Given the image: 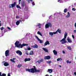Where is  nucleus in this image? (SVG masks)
<instances>
[{
    "label": "nucleus",
    "instance_id": "1",
    "mask_svg": "<svg viewBox=\"0 0 76 76\" xmlns=\"http://www.w3.org/2000/svg\"><path fill=\"white\" fill-rule=\"evenodd\" d=\"M33 67L34 68H31L30 69H26V72H28L29 73H34L35 72H40V70L37 69L35 67V66H33Z\"/></svg>",
    "mask_w": 76,
    "mask_h": 76
},
{
    "label": "nucleus",
    "instance_id": "2",
    "mask_svg": "<svg viewBox=\"0 0 76 76\" xmlns=\"http://www.w3.org/2000/svg\"><path fill=\"white\" fill-rule=\"evenodd\" d=\"M19 41H17L15 42V47H17V48H22L23 47H24L25 46H28V44H24L23 43L22 44H21L20 43Z\"/></svg>",
    "mask_w": 76,
    "mask_h": 76
},
{
    "label": "nucleus",
    "instance_id": "3",
    "mask_svg": "<svg viewBox=\"0 0 76 76\" xmlns=\"http://www.w3.org/2000/svg\"><path fill=\"white\" fill-rule=\"evenodd\" d=\"M67 33H65L64 34V38L60 41V42H62V41H64V42H62V44H64V43H66V42H67L65 41V39L66 38V37H67Z\"/></svg>",
    "mask_w": 76,
    "mask_h": 76
},
{
    "label": "nucleus",
    "instance_id": "4",
    "mask_svg": "<svg viewBox=\"0 0 76 76\" xmlns=\"http://www.w3.org/2000/svg\"><path fill=\"white\" fill-rule=\"evenodd\" d=\"M49 27H50V28L52 27V25H51V23H46L45 25V28H48Z\"/></svg>",
    "mask_w": 76,
    "mask_h": 76
},
{
    "label": "nucleus",
    "instance_id": "5",
    "mask_svg": "<svg viewBox=\"0 0 76 76\" xmlns=\"http://www.w3.org/2000/svg\"><path fill=\"white\" fill-rule=\"evenodd\" d=\"M5 56L6 57H7V56H9L10 54H9V50H7L5 52Z\"/></svg>",
    "mask_w": 76,
    "mask_h": 76
},
{
    "label": "nucleus",
    "instance_id": "6",
    "mask_svg": "<svg viewBox=\"0 0 76 76\" xmlns=\"http://www.w3.org/2000/svg\"><path fill=\"white\" fill-rule=\"evenodd\" d=\"M50 58H51V57L50 56H46L44 58L45 60H49Z\"/></svg>",
    "mask_w": 76,
    "mask_h": 76
},
{
    "label": "nucleus",
    "instance_id": "7",
    "mask_svg": "<svg viewBox=\"0 0 76 76\" xmlns=\"http://www.w3.org/2000/svg\"><path fill=\"white\" fill-rule=\"evenodd\" d=\"M16 53H17V54H19V55H20V56H21V55L22 54V52H21L19 50L17 51Z\"/></svg>",
    "mask_w": 76,
    "mask_h": 76
},
{
    "label": "nucleus",
    "instance_id": "8",
    "mask_svg": "<svg viewBox=\"0 0 76 76\" xmlns=\"http://www.w3.org/2000/svg\"><path fill=\"white\" fill-rule=\"evenodd\" d=\"M50 43L49 41H47L44 43V46H46V45H50Z\"/></svg>",
    "mask_w": 76,
    "mask_h": 76
},
{
    "label": "nucleus",
    "instance_id": "9",
    "mask_svg": "<svg viewBox=\"0 0 76 76\" xmlns=\"http://www.w3.org/2000/svg\"><path fill=\"white\" fill-rule=\"evenodd\" d=\"M21 4L22 7H24V6H25L26 5V4H25V3L23 1H22L21 2Z\"/></svg>",
    "mask_w": 76,
    "mask_h": 76
},
{
    "label": "nucleus",
    "instance_id": "10",
    "mask_svg": "<svg viewBox=\"0 0 76 76\" xmlns=\"http://www.w3.org/2000/svg\"><path fill=\"white\" fill-rule=\"evenodd\" d=\"M30 60H31L30 58H26L24 59V61L25 62H26V61H30Z\"/></svg>",
    "mask_w": 76,
    "mask_h": 76
},
{
    "label": "nucleus",
    "instance_id": "11",
    "mask_svg": "<svg viewBox=\"0 0 76 76\" xmlns=\"http://www.w3.org/2000/svg\"><path fill=\"white\" fill-rule=\"evenodd\" d=\"M16 2H14L13 4H11L12 7H14L15 6H16Z\"/></svg>",
    "mask_w": 76,
    "mask_h": 76
},
{
    "label": "nucleus",
    "instance_id": "12",
    "mask_svg": "<svg viewBox=\"0 0 76 76\" xmlns=\"http://www.w3.org/2000/svg\"><path fill=\"white\" fill-rule=\"evenodd\" d=\"M44 61V59H41L39 60H38V61H37V63L38 62L39 63V64H40L41 63V62H42Z\"/></svg>",
    "mask_w": 76,
    "mask_h": 76
},
{
    "label": "nucleus",
    "instance_id": "13",
    "mask_svg": "<svg viewBox=\"0 0 76 76\" xmlns=\"http://www.w3.org/2000/svg\"><path fill=\"white\" fill-rule=\"evenodd\" d=\"M4 66H8L9 65V63L7 62H5L4 64Z\"/></svg>",
    "mask_w": 76,
    "mask_h": 76
},
{
    "label": "nucleus",
    "instance_id": "14",
    "mask_svg": "<svg viewBox=\"0 0 76 76\" xmlns=\"http://www.w3.org/2000/svg\"><path fill=\"white\" fill-rule=\"evenodd\" d=\"M48 72H49L50 73L53 72V69H49L48 70Z\"/></svg>",
    "mask_w": 76,
    "mask_h": 76
},
{
    "label": "nucleus",
    "instance_id": "15",
    "mask_svg": "<svg viewBox=\"0 0 76 76\" xmlns=\"http://www.w3.org/2000/svg\"><path fill=\"white\" fill-rule=\"evenodd\" d=\"M42 49L44 51H45L46 53H48V50H47V48H43Z\"/></svg>",
    "mask_w": 76,
    "mask_h": 76
},
{
    "label": "nucleus",
    "instance_id": "16",
    "mask_svg": "<svg viewBox=\"0 0 76 76\" xmlns=\"http://www.w3.org/2000/svg\"><path fill=\"white\" fill-rule=\"evenodd\" d=\"M53 52L54 54V55H57V52L56 51V50H54L53 51Z\"/></svg>",
    "mask_w": 76,
    "mask_h": 76
},
{
    "label": "nucleus",
    "instance_id": "17",
    "mask_svg": "<svg viewBox=\"0 0 76 76\" xmlns=\"http://www.w3.org/2000/svg\"><path fill=\"white\" fill-rule=\"evenodd\" d=\"M16 25H19L20 24V21L18 20L17 21V22H16Z\"/></svg>",
    "mask_w": 76,
    "mask_h": 76
},
{
    "label": "nucleus",
    "instance_id": "18",
    "mask_svg": "<svg viewBox=\"0 0 76 76\" xmlns=\"http://www.w3.org/2000/svg\"><path fill=\"white\" fill-rule=\"evenodd\" d=\"M33 47L34 48H38V45H37V44H35L33 46Z\"/></svg>",
    "mask_w": 76,
    "mask_h": 76
},
{
    "label": "nucleus",
    "instance_id": "19",
    "mask_svg": "<svg viewBox=\"0 0 76 76\" xmlns=\"http://www.w3.org/2000/svg\"><path fill=\"white\" fill-rule=\"evenodd\" d=\"M70 16V13L69 12H68V14L66 16V18H68Z\"/></svg>",
    "mask_w": 76,
    "mask_h": 76
},
{
    "label": "nucleus",
    "instance_id": "20",
    "mask_svg": "<svg viewBox=\"0 0 76 76\" xmlns=\"http://www.w3.org/2000/svg\"><path fill=\"white\" fill-rule=\"evenodd\" d=\"M67 40L68 42H69V43H70L72 42V40H70V39L69 38L67 39Z\"/></svg>",
    "mask_w": 76,
    "mask_h": 76
},
{
    "label": "nucleus",
    "instance_id": "21",
    "mask_svg": "<svg viewBox=\"0 0 76 76\" xmlns=\"http://www.w3.org/2000/svg\"><path fill=\"white\" fill-rule=\"evenodd\" d=\"M22 66V65L20 64H18L17 66V67L18 68H20V67H21Z\"/></svg>",
    "mask_w": 76,
    "mask_h": 76
},
{
    "label": "nucleus",
    "instance_id": "22",
    "mask_svg": "<svg viewBox=\"0 0 76 76\" xmlns=\"http://www.w3.org/2000/svg\"><path fill=\"white\" fill-rule=\"evenodd\" d=\"M49 35H51V36H52V35H54V33L52 32H50L49 33Z\"/></svg>",
    "mask_w": 76,
    "mask_h": 76
},
{
    "label": "nucleus",
    "instance_id": "23",
    "mask_svg": "<svg viewBox=\"0 0 76 76\" xmlns=\"http://www.w3.org/2000/svg\"><path fill=\"white\" fill-rule=\"evenodd\" d=\"M30 55H33L34 54V52L33 51H31L29 53Z\"/></svg>",
    "mask_w": 76,
    "mask_h": 76
},
{
    "label": "nucleus",
    "instance_id": "24",
    "mask_svg": "<svg viewBox=\"0 0 76 76\" xmlns=\"http://www.w3.org/2000/svg\"><path fill=\"white\" fill-rule=\"evenodd\" d=\"M67 11V9L65 8L64 9V13H66Z\"/></svg>",
    "mask_w": 76,
    "mask_h": 76
},
{
    "label": "nucleus",
    "instance_id": "25",
    "mask_svg": "<svg viewBox=\"0 0 76 76\" xmlns=\"http://www.w3.org/2000/svg\"><path fill=\"white\" fill-rule=\"evenodd\" d=\"M57 31H58V32H59V33L60 34L61 33V30H60L59 29H58Z\"/></svg>",
    "mask_w": 76,
    "mask_h": 76
},
{
    "label": "nucleus",
    "instance_id": "26",
    "mask_svg": "<svg viewBox=\"0 0 76 76\" xmlns=\"http://www.w3.org/2000/svg\"><path fill=\"white\" fill-rule=\"evenodd\" d=\"M67 48L68 50H72V48L69 46H68L67 47Z\"/></svg>",
    "mask_w": 76,
    "mask_h": 76
},
{
    "label": "nucleus",
    "instance_id": "27",
    "mask_svg": "<svg viewBox=\"0 0 76 76\" xmlns=\"http://www.w3.org/2000/svg\"><path fill=\"white\" fill-rule=\"evenodd\" d=\"M16 7H17V8H19L20 9H21V7L20 6H19L18 5H16Z\"/></svg>",
    "mask_w": 76,
    "mask_h": 76
},
{
    "label": "nucleus",
    "instance_id": "28",
    "mask_svg": "<svg viewBox=\"0 0 76 76\" xmlns=\"http://www.w3.org/2000/svg\"><path fill=\"white\" fill-rule=\"evenodd\" d=\"M41 26V24L40 23H39L38 25H36L37 27L38 26Z\"/></svg>",
    "mask_w": 76,
    "mask_h": 76
},
{
    "label": "nucleus",
    "instance_id": "29",
    "mask_svg": "<svg viewBox=\"0 0 76 76\" xmlns=\"http://www.w3.org/2000/svg\"><path fill=\"white\" fill-rule=\"evenodd\" d=\"M66 63H69V64H70V63H72V62L71 61H69V60H67L66 61Z\"/></svg>",
    "mask_w": 76,
    "mask_h": 76
},
{
    "label": "nucleus",
    "instance_id": "30",
    "mask_svg": "<svg viewBox=\"0 0 76 76\" xmlns=\"http://www.w3.org/2000/svg\"><path fill=\"white\" fill-rule=\"evenodd\" d=\"M38 41H39L40 42V43H42L43 42V41L42 40H40V39H39V40Z\"/></svg>",
    "mask_w": 76,
    "mask_h": 76
},
{
    "label": "nucleus",
    "instance_id": "31",
    "mask_svg": "<svg viewBox=\"0 0 76 76\" xmlns=\"http://www.w3.org/2000/svg\"><path fill=\"white\" fill-rule=\"evenodd\" d=\"M6 76V74L4 73H3L1 76Z\"/></svg>",
    "mask_w": 76,
    "mask_h": 76
},
{
    "label": "nucleus",
    "instance_id": "32",
    "mask_svg": "<svg viewBox=\"0 0 76 76\" xmlns=\"http://www.w3.org/2000/svg\"><path fill=\"white\" fill-rule=\"evenodd\" d=\"M35 38H37V39L38 40H39V38H38V36H35Z\"/></svg>",
    "mask_w": 76,
    "mask_h": 76
},
{
    "label": "nucleus",
    "instance_id": "33",
    "mask_svg": "<svg viewBox=\"0 0 76 76\" xmlns=\"http://www.w3.org/2000/svg\"><path fill=\"white\" fill-rule=\"evenodd\" d=\"M4 29V27H2L0 28V29L1 31H3Z\"/></svg>",
    "mask_w": 76,
    "mask_h": 76
},
{
    "label": "nucleus",
    "instance_id": "34",
    "mask_svg": "<svg viewBox=\"0 0 76 76\" xmlns=\"http://www.w3.org/2000/svg\"><path fill=\"white\" fill-rule=\"evenodd\" d=\"M22 21H25V18L22 19V18H21Z\"/></svg>",
    "mask_w": 76,
    "mask_h": 76
},
{
    "label": "nucleus",
    "instance_id": "35",
    "mask_svg": "<svg viewBox=\"0 0 76 76\" xmlns=\"http://www.w3.org/2000/svg\"><path fill=\"white\" fill-rule=\"evenodd\" d=\"M26 55H27V56H28V55L29 54L28 52H26Z\"/></svg>",
    "mask_w": 76,
    "mask_h": 76
},
{
    "label": "nucleus",
    "instance_id": "36",
    "mask_svg": "<svg viewBox=\"0 0 76 76\" xmlns=\"http://www.w3.org/2000/svg\"><path fill=\"white\" fill-rule=\"evenodd\" d=\"M72 10H73L74 11H75L76 10V9L75 8H73L72 9Z\"/></svg>",
    "mask_w": 76,
    "mask_h": 76
},
{
    "label": "nucleus",
    "instance_id": "37",
    "mask_svg": "<svg viewBox=\"0 0 76 76\" xmlns=\"http://www.w3.org/2000/svg\"><path fill=\"white\" fill-rule=\"evenodd\" d=\"M48 64H50V63H51V61H48Z\"/></svg>",
    "mask_w": 76,
    "mask_h": 76
},
{
    "label": "nucleus",
    "instance_id": "38",
    "mask_svg": "<svg viewBox=\"0 0 76 76\" xmlns=\"http://www.w3.org/2000/svg\"><path fill=\"white\" fill-rule=\"evenodd\" d=\"M28 50H31V48H28Z\"/></svg>",
    "mask_w": 76,
    "mask_h": 76
},
{
    "label": "nucleus",
    "instance_id": "39",
    "mask_svg": "<svg viewBox=\"0 0 76 76\" xmlns=\"http://www.w3.org/2000/svg\"><path fill=\"white\" fill-rule=\"evenodd\" d=\"M41 33L40 32V31H38L37 32V34H39H39H40Z\"/></svg>",
    "mask_w": 76,
    "mask_h": 76
},
{
    "label": "nucleus",
    "instance_id": "40",
    "mask_svg": "<svg viewBox=\"0 0 76 76\" xmlns=\"http://www.w3.org/2000/svg\"><path fill=\"white\" fill-rule=\"evenodd\" d=\"M53 33L54 34H57V32L56 31L55 32H54Z\"/></svg>",
    "mask_w": 76,
    "mask_h": 76
},
{
    "label": "nucleus",
    "instance_id": "41",
    "mask_svg": "<svg viewBox=\"0 0 76 76\" xmlns=\"http://www.w3.org/2000/svg\"><path fill=\"white\" fill-rule=\"evenodd\" d=\"M32 4H33V5H35V3L34 2H32Z\"/></svg>",
    "mask_w": 76,
    "mask_h": 76
},
{
    "label": "nucleus",
    "instance_id": "42",
    "mask_svg": "<svg viewBox=\"0 0 76 76\" xmlns=\"http://www.w3.org/2000/svg\"><path fill=\"white\" fill-rule=\"evenodd\" d=\"M11 6V4H10V6H9V8H12V7Z\"/></svg>",
    "mask_w": 76,
    "mask_h": 76
},
{
    "label": "nucleus",
    "instance_id": "43",
    "mask_svg": "<svg viewBox=\"0 0 76 76\" xmlns=\"http://www.w3.org/2000/svg\"><path fill=\"white\" fill-rule=\"evenodd\" d=\"M72 37L73 38V39H75V36H74V35H72Z\"/></svg>",
    "mask_w": 76,
    "mask_h": 76
},
{
    "label": "nucleus",
    "instance_id": "44",
    "mask_svg": "<svg viewBox=\"0 0 76 76\" xmlns=\"http://www.w3.org/2000/svg\"><path fill=\"white\" fill-rule=\"evenodd\" d=\"M7 28H8V29H9V30H11V29H10V27H8Z\"/></svg>",
    "mask_w": 76,
    "mask_h": 76
},
{
    "label": "nucleus",
    "instance_id": "45",
    "mask_svg": "<svg viewBox=\"0 0 76 76\" xmlns=\"http://www.w3.org/2000/svg\"><path fill=\"white\" fill-rule=\"evenodd\" d=\"M39 35H40L41 37L42 36V34H41V33H40V34H39Z\"/></svg>",
    "mask_w": 76,
    "mask_h": 76
},
{
    "label": "nucleus",
    "instance_id": "46",
    "mask_svg": "<svg viewBox=\"0 0 76 76\" xmlns=\"http://www.w3.org/2000/svg\"><path fill=\"white\" fill-rule=\"evenodd\" d=\"M57 61H60V58H58L57 59Z\"/></svg>",
    "mask_w": 76,
    "mask_h": 76
},
{
    "label": "nucleus",
    "instance_id": "47",
    "mask_svg": "<svg viewBox=\"0 0 76 76\" xmlns=\"http://www.w3.org/2000/svg\"><path fill=\"white\" fill-rule=\"evenodd\" d=\"M74 33H75L76 34V30H75L74 31Z\"/></svg>",
    "mask_w": 76,
    "mask_h": 76
},
{
    "label": "nucleus",
    "instance_id": "48",
    "mask_svg": "<svg viewBox=\"0 0 76 76\" xmlns=\"http://www.w3.org/2000/svg\"><path fill=\"white\" fill-rule=\"evenodd\" d=\"M8 76H10V73H8Z\"/></svg>",
    "mask_w": 76,
    "mask_h": 76
},
{
    "label": "nucleus",
    "instance_id": "49",
    "mask_svg": "<svg viewBox=\"0 0 76 76\" xmlns=\"http://www.w3.org/2000/svg\"><path fill=\"white\" fill-rule=\"evenodd\" d=\"M27 1L28 2V3H29L30 1L29 0H27Z\"/></svg>",
    "mask_w": 76,
    "mask_h": 76
},
{
    "label": "nucleus",
    "instance_id": "50",
    "mask_svg": "<svg viewBox=\"0 0 76 76\" xmlns=\"http://www.w3.org/2000/svg\"><path fill=\"white\" fill-rule=\"evenodd\" d=\"M60 0H58V2H60V3H61V1H60Z\"/></svg>",
    "mask_w": 76,
    "mask_h": 76
},
{
    "label": "nucleus",
    "instance_id": "51",
    "mask_svg": "<svg viewBox=\"0 0 76 76\" xmlns=\"http://www.w3.org/2000/svg\"><path fill=\"white\" fill-rule=\"evenodd\" d=\"M75 28H76V23H75Z\"/></svg>",
    "mask_w": 76,
    "mask_h": 76
},
{
    "label": "nucleus",
    "instance_id": "52",
    "mask_svg": "<svg viewBox=\"0 0 76 76\" xmlns=\"http://www.w3.org/2000/svg\"><path fill=\"white\" fill-rule=\"evenodd\" d=\"M0 76H1V72H0Z\"/></svg>",
    "mask_w": 76,
    "mask_h": 76
},
{
    "label": "nucleus",
    "instance_id": "53",
    "mask_svg": "<svg viewBox=\"0 0 76 76\" xmlns=\"http://www.w3.org/2000/svg\"><path fill=\"white\" fill-rule=\"evenodd\" d=\"M16 18L17 19V18H19V17H18V16H16Z\"/></svg>",
    "mask_w": 76,
    "mask_h": 76
},
{
    "label": "nucleus",
    "instance_id": "54",
    "mask_svg": "<svg viewBox=\"0 0 76 76\" xmlns=\"http://www.w3.org/2000/svg\"><path fill=\"white\" fill-rule=\"evenodd\" d=\"M63 54H65V52H64V51H63Z\"/></svg>",
    "mask_w": 76,
    "mask_h": 76
},
{
    "label": "nucleus",
    "instance_id": "55",
    "mask_svg": "<svg viewBox=\"0 0 76 76\" xmlns=\"http://www.w3.org/2000/svg\"><path fill=\"white\" fill-rule=\"evenodd\" d=\"M19 1V4H20V1H21V0H18Z\"/></svg>",
    "mask_w": 76,
    "mask_h": 76
},
{
    "label": "nucleus",
    "instance_id": "56",
    "mask_svg": "<svg viewBox=\"0 0 76 76\" xmlns=\"http://www.w3.org/2000/svg\"><path fill=\"white\" fill-rule=\"evenodd\" d=\"M12 62H13V63H15V61L14 60H13V61H12Z\"/></svg>",
    "mask_w": 76,
    "mask_h": 76
},
{
    "label": "nucleus",
    "instance_id": "57",
    "mask_svg": "<svg viewBox=\"0 0 76 76\" xmlns=\"http://www.w3.org/2000/svg\"><path fill=\"white\" fill-rule=\"evenodd\" d=\"M10 61H12L13 60L12 59H11L10 60Z\"/></svg>",
    "mask_w": 76,
    "mask_h": 76
},
{
    "label": "nucleus",
    "instance_id": "58",
    "mask_svg": "<svg viewBox=\"0 0 76 76\" xmlns=\"http://www.w3.org/2000/svg\"><path fill=\"white\" fill-rule=\"evenodd\" d=\"M59 59H60L59 61L62 60V59H61V58H59Z\"/></svg>",
    "mask_w": 76,
    "mask_h": 76
},
{
    "label": "nucleus",
    "instance_id": "59",
    "mask_svg": "<svg viewBox=\"0 0 76 76\" xmlns=\"http://www.w3.org/2000/svg\"><path fill=\"white\" fill-rule=\"evenodd\" d=\"M74 75H76V72L74 73Z\"/></svg>",
    "mask_w": 76,
    "mask_h": 76
},
{
    "label": "nucleus",
    "instance_id": "60",
    "mask_svg": "<svg viewBox=\"0 0 76 76\" xmlns=\"http://www.w3.org/2000/svg\"><path fill=\"white\" fill-rule=\"evenodd\" d=\"M45 76H49V75H48V74H47Z\"/></svg>",
    "mask_w": 76,
    "mask_h": 76
},
{
    "label": "nucleus",
    "instance_id": "61",
    "mask_svg": "<svg viewBox=\"0 0 76 76\" xmlns=\"http://www.w3.org/2000/svg\"><path fill=\"white\" fill-rule=\"evenodd\" d=\"M0 26H1V24L0 23Z\"/></svg>",
    "mask_w": 76,
    "mask_h": 76
},
{
    "label": "nucleus",
    "instance_id": "62",
    "mask_svg": "<svg viewBox=\"0 0 76 76\" xmlns=\"http://www.w3.org/2000/svg\"><path fill=\"white\" fill-rule=\"evenodd\" d=\"M59 66L60 67H61V65H59Z\"/></svg>",
    "mask_w": 76,
    "mask_h": 76
},
{
    "label": "nucleus",
    "instance_id": "63",
    "mask_svg": "<svg viewBox=\"0 0 76 76\" xmlns=\"http://www.w3.org/2000/svg\"><path fill=\"white\" fill-rule=\"evenodd\" d=\"M19 21H20V22H22V20H19Z\"/></svg>",
    "mask_w": 76,
    "mask_h": 76
},
{
    "label": "nucleus",
    "instance_id": "64",
    "mask_svg": "<svg viewBox=\"0 0 76 76\" xmlns=\"http://www.w3.org/2000/svg\"><path fill=\"white\" fill-rule=\"evenodd\" d=\"M39 28H41V27H40V26L39 27Z\"/></svg>",
    "mask_w": 76,
    "mask_h": 76
}]
</instances>
